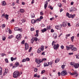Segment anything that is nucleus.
I'll return each mask as SVG.
<instances>
[{
    "instance_id": "32",
    "label": "nucleus",
    "mask_w": 79,
    "mask_h": 79,
    "mask_svg": "<svg viewBox=\"0 0 79 79\" xmlns=\"http://www.w3.org/2000/svg\"><path fill=\"white\" fill-rule=\"evenodd\" d=\"M53 37H54V39H57V35L56 34H54L53 35Z\"/></svg>"
},
{
    "instance_id": "61",
    "label": "nucleus",
    "mask_w": 79,
    "mask_h": 79,
    "mask_svg": "<svg viewBox=\"0 0 79 79\" xmlns=\"http://www.w3.org/2000/svg\"><path fill=\"white\" fill-rule=\"evenodd\" d=\"M57 74L58 76H60V74H61L60 72H58Z\"/></svg>"
},
{
    "instance_id": "24",
    "label": "nucleus",
    "mask_w": 79,
    "mask_h": 79,
    "mask_svg": "<svg viewBox=\"0 0 79 79\" xmlns=\"http://www.w3.org/2000/svg\"><path fill=\"white\" fill-rule=\"evenodd\" d=\"M60 61V59L59 58H57L55 60V63H57Z\"/></svg>"
},
{
    "instance_id": "46",
    "label": "nucleus",
    "mask_w": 79,
    "mask_h": 79,
    "mask_svg": "<svg viewBox=\"0 0 79 79\" xmlns=\"http://www.w3.org/2000/svg\"><path fill=\"white\" fill-rule=\"evenodd\" d=\"M76 58H79V54H78L76 57Z\"/></svg>"
},
{
    "instance_id": "34",
    "label": "nucleus",
    "mask_w": 79,
    "mask_h": 79,
    "mask_svg": "<svg viewBox=\"0 0 79 79\" xmlns=\"http://www.w3.org/2000/svg\"><path fill=\"white\" fill-rule=\"evenodd\" d=\"M0 74H2V69L0 67Z\"/></svg>"
},
{
    "instance_id": "19",
    "label": "nucleus",
    "mask_w": 79,
    "mask_h": 79,
    "mask_svg": "<svg viewBox=\"0 0 79 79\" xmlns=\"http://www.w3.org/2000/svg\"><path fill=\"white\" fill-rule=\"evenodd\" d=\"M71 51L72 52H75L76 50H77V48H76L73 47L71 49Z\"/></svg>"
},
{
    "instance_id": "18",
    "label": "nucleus",
    "mask_w": 79,
    "mask_h": 79,
    "mask_svg": "<svg viewBox=\"0 0 79 79\" xmlns=\"http://www.w3.org/2000/svg\"><path fill=\"white\" fill-rule=\"evenodd\" d=\"M48 4V2H47V1L45 2L44 6V7L45 9H46V8L47 7Z\"/></svg>"
},
{
    "instance_id": "26",
    "label": "nucleus",
    "mask_w": 79,
    "mask_h": 79,
    "mask_svg": "<svg viewBox=\"0 0 79 79\" xmlns=\"http://www.w3.org/2000/svg\"><path fill=\"white\" fill-rule=\"evenodd\" d=\"M9 16V15H7V14H6L5 15V18H6L7 20H8V17Z\"/></svg>"
},
{
    "instance_id": "12",
    "label": "nucleus",
    "mask_w": 79,
    "mask_h": 79,
    "mask_svg": "<svg viewBox=\"0 0 79 79\" xmlns=\"http://www.w3.org/2000/svg\"><path fill=\"white\" fill-rule=\"evenodd\" d=\"M55 28L56 29H60L61 28V26L60 25H56L55 26Z\"/></svg>"
},
{
    "instance_id": "9",
    "label": "nucleus",
    "mask_w": 79,
    "mask_h": 79,
    "mask_svg": "<svg viewBox=\"0 0 79 79\" xmlns=\"http://www.w3.org/2000/svg\"><path fill=\"white\" fill-rule=\"evenodd\" d=\"M35 62L36 63L40 64V63H42V61L41 59H35Z\"/></svg>"
},
{
    "instance_id": "23",
    "label": "nucleus",
    "mask_w": 79,
    "mask_h": 79,
    "mask_svg": "<svg viewBox=\"0 0 79 79\" xmlns=\"http://www.w3.org/2000/svg\"><path fill=\"white\" fill-rule=\"evenodd\" d=\"M2 5L3 6H5L6 5V2L5 1H2Z\"/></svg>"
},
{
    "instance_id": "47",
    "label": "nucleus",
    "mask_w": 79,
    "mask_h": 79,
    "mask_svg": "<svg viewBox=\"0 0 79 79\" xmlns=\"http://www.w3.org/2000/svg\"><path fill=\"white\" fill-rule=\"evenodd\" d=\"M26 61H29V60H30V59H29V58H27L26 59Z\"/></svg>"
},
{
    "instance_id": "14",
    "label": "nucleus",
    "mask_w": 79,
    "mask_h": 79,
    "mask_svg": "<svg viewBox=\"0 0 79 79\" xmlns=\"http://www.w3.org/2000/svg\"><path fill=\"white\" fill-rule=\"evenodd\" d=\"M62 24L64 27H66L67 26V23L66 22V21H64L62 23Z\"/></svg>"
},
{
    "instance_id": "37",
    "label": "nucleus",
    "mask_w": 79,
    "mask_h": 79,
    "mask_svg": "<svg viewBox=\"0 0 79 79\" xmlns=\"http://www.w3.org/2000/svg\"><path fill=\"white\" fill-rule=\"evenodd\" d=\"M13 37V35H10L8 37V39H12Z\"/></svg>"
},
{
    "instance_id": "20",
    "label": "nucleus",
    "mask_w": 79,
    "mask_h": 79,
    "mask_svg": "<svg viewBox=\"0 0 79 79\" xmlns=\"http://www.w3.org/2000/svg\"><path fill=\"white\" fill-rule=\"evenodd\" d=\"M40 48L41 51H43L44 50V46L43 45H41L40 48Z\"/></svg>"
},
{
    "instance_id": "51",
    "label": "nucleus",
    "mask_w": 79,
    "mask_h": 79,
    "mask_svg": "<svg viewBox=\"0 0 79 79\" xmlns=\"http://www.w3.org/2000/svg\"><path fill=\"white\" fill-rule=\"evenodd\" d=\"M42 55H45V52H43L42 53H41Z\"/></svg>"
},
{
    "instance_id": "39",
    "label": "nucleus",
    "mask_w": 79,
    "mask_h": 79,
    "mask_svg": "<svg viewBox=\"0 0 79 79\" xmlns=\"http://www.w3.org/2000/svg\"><path fill=\"white\" fill-rule=\"evenodd\" d=\"M5 60L6 63H8V59H7V58H6L5 59Z\"/></svg>"
},
{
    "instance_id": "6",
    "label": "nucleus",
    "mask_w": 79,
    "mask_h": 79,
    "mask_svg": "<svg viewBox=\"0 0 79 79\" xmlns=\"http://www.w3.org/2000/svg\"><path fill=\"white\" fill-rule=\"evenodd\" d=\"M67 74L68 73H67V71H66L64 70L61 72L60 74L61 76H63L67 75Z\"/></svg>"
},
{
    "instance_id": "27",
    "label": "nucleus",
    "mask_w": 79,
    "mask_h": 79,
    "mask_svg": "<svg viewBox=\"0 0 79 79\" xmlns=\"http://www.w3.org/2000/svg\"><path fill=\"white\" fill-rule=\"evenodd\" d=\"M53 62L52 61H50L49 62H48V65H51V66H52V64H53Z\"/></svg>"
},
{
    "instance_id": "11",
    "label": "nucleus",
    "mask_w": 79,
    "mask_h": 79,
    "mask_svg": "<svg viewBox=\"0 0 79 79\" xmlns=\"http://www.w3.org/2000/svg\"><path fill=\"white\" fill-rule=\"evenodd\" d=\"M70 74L72 76H73V75H75L76 74V75L75 76L76 77H77V76H78V74L77 73V72H73V73H71Z\"/></svg>"
},
{
    "instance_id": "57",
    "label": "nucleus",
    "mask_w": 79,
    "mask_h": 79,
    "mask_svg": "<svg viewBox=\"0 0 79 79\" xmlns=\"http://www.w3.org/2000/svg\"><path fill=\"white\" fill-rule=\"evenodd\" d=\"M60 48H61V49H63V48H64V46L63 45H62L61 46Z\"/></svg>"
},
{
    "instance_id": "49",
    "label": "nucleus",
    "mask_w": 79,
    "mask_h": 79,
    "mask_svg": "<svg viewBox=\"0 0 79 79\" xmlns=\"http://www.w3.org/2000/svg\"><path fill=\"white\" fill-rule=\"evenodd\" d=\"M71 35V34H68L66 35V37H69Z\"/></svg>"
},
{
    "instance_id": "41",
    "label": "nucleus",
    "mask_w": 79,
    "mask_h": 79,
    "mask_svg": "<svg viewBox=\"0 0 79 79\" xmlns=\"http://www.w3.org/2000/svg\"><path fill=\"white\" fill-rule=\"evenodd\" d=\"M26 61V59H23L22 61V62L23 63H24V62H25Z\"/></svg>"
},
{
    "instance_id": "7",
    "label": "nucleus",
    "mask_w": 79,
    "mask_h": 79,
    "mask_svg": "<svg viewBox=\"0 0 79 79\" xmlns=\"http://www.w3.org/2000/svg\"><path fill=\"white\" fill-rule=\"evenodd\" d=\"M76 10H77V9L74 7H72L69 9V11L71 12H73L74 11H76Z\"/></svg>"
},
{
    "instance_id": "10",
    "label": "nucleus",
    "mask_w": 79,
    "mask_h": 79,
    "mask_svg": "<svg viewBox=\"0 0 79 79\" xmlns=\"http://www.w3.org/2000/svg\"><path fill=\"white\" fill-rule=\"evenodd\" d=\"M15 31H19L21 32L23 31V29L22 28H19L18 27H15Z\"/></svg>"
},
{
    "instance_id": "52",
    "label": "nucleus",
    "mask_w": 79,
    "mask_h": 79,
    "mask_svg": "<svg viewBox=\"0 0 79 79\" xmlns=\"http://www.w3.org/2000/svg\"><path fill=\"white\" fill-rule=\"evenodd\" d=\"M34 28L33 27L31 28V31H34Z\"/></svg>"
},
{
    "instance_id": "38",
    "label": "nucleus",
    "mask_w": 79,
    "mask_h": 79,
    "mask_svg": "<svg viewBox=\"0 0 79 79\" xmlns=\"http://www.w3.org/2000/svg\"><path fill=\"white\" fill-rule=\"evenodd\" d=\"M35 42L37 43V44H39V43H40V40L39 39L38 40H37Z\"/></svg>"
},
{
    "instance_id": "5",
    "label": "nucleus",
    "mask_w": 79,
    "mask_h": 79,
    "mask_svg": "<svg viewBox=\"0 0 79 79\" xmlns=\"http://www.w3.org/2000/svg\"><path fill=\"white\" fill-rule=\"evenodd\" d=\"M40 19H37L36 20L32 19L31 21V22L32 24H34L35 23H36L37 21H40Z\"/></svg>"
},
{
    "instance_id": "22",
    "label": "nucleus",
    "mask_w": 79,
    "mask_h": 79,
    "mask_svg": "<svg viewBox=\"0 0 79 79\" xmlns=\"http://www.w3.org/2000/svg\"><path fill=\"white\" fill-rule=\"evenodd\" d=\"M10 59L11 61H13L14 60H16L17 59V58L16 57H15V58L11 57Z\"/></svg>"
},
{
    "instance_id": "13",
    "label": "nucleus",
    "mask_w": 79,
    "mask_h": 79,
    "mask_svg": "<svg viewBox=\"0 0 79 79\" xmlns=\"http://www.w3.org/2000/svg\"><path fill=\"white\" fill-rule=\"evenodd\" d=\"M16 39H17L18 40H21V36L20 35H18L16 36Z\"/></svg>"
},
{
    "instance_id": "28",
    "label": "nucleus",
    "mask_w": 79,
    "mask_h": 79,
    "mask_svg": "<svg viewBox=\"0 0 79 79\" xmlns=\"http://www.w3.org/2000/svg\"><path fill=\"white\" fill-rule=\"evenodd\" d=\"M42 32H46L47 31V29L44 28L43 30H41Z\"/></svg>"
},
{
    "instance_id": "48",
    "label": "nucleus",
    "mask_w": 79,
    "mask_h": 79,
    "mask_svg": "<svg viewBox=\"0 0 79 79\" xmlns=\"http://www.w3.org/2000/svg\"><path fill=\"white\" fill-rule=\"evenodd\" d=\"M45 72V70H43L41 72V74H44Z\"/></svg>"
},
{
    "instance_id": "2",
    "label": "nucleus",
    "mask_w": 79,
    "mask_h": 79,
    "mask_svg": "<svg viewBox=\"0 0 79 79\" xmlns=\"http://www.w3.org/2000/svg\"><path fill=\"white\" fill-rule=\"evenodd\" d=\"M19 75V72L18 71H15L13 74V76L15 78L17 77Z\"/></svg>"
},
{
    "instance_id": "44",
    "label": "nucleus",
    "mask_w": 79,
    "mask_h": 79,
    "mask_svg": "<svg viewBox=\"0 0 79 79\" xmlns=\"http://www.w3.org/2000/svg\"><path fill=\"white\" fill-rule=\"evenodd\" d=\"M65 66L66 65H65L64 64L62 65L61 66V68H62V69H64V67H65Z\"/></svg>"
},
{
    "instance_id": "55",
    "label": "nucleus",
    "mask_w": 79,
    "mask_h": 79,
    "mask_svg": "<svg viewBox=\"0 0 79 79\" xmlns=\"http://www.w3.org/2000/svg\"><path fill=\"white\" fill-rule=\"evenodd\" d=\"M35 37H38L39 36V35L37 33H36V34L35 35Z\"/></svg>"
},
{
    "instance_id": "53",
    "label": "nucleus",
    "mask_w": 79,
    "mask_h": 79,
    "mask_svg": "<svg viewBox=\"0 0 79 79\" xmlns=\"http://www.w3.org/2000/svg\"><path fill=\"white\" fill-rule=\"evenodd\" d=\"M40 19V20L39 21H40L41 19H43V17H42V16H41L40 17V19Z\"/></svg>"
},
{
    "instance_id": "17",
    "label": "nucleus",
    "mask_w": 79,
    "mask_h": 79,
    "mask_svg": "<svg viewBox=\"0 0 79 79\" xmlns=\"http://www.w3.org/2000/svg\"><path fill=\"white\" fill-rule=\"evenodd\" d=\"M8 72V69H5V72L3 73V76H5V75L7 74Z\"/></svg>"
},
{
    "instance_id": "29",
    "label": "nucleus",
    "mask_w": 79,
    "mask_h": 79,
    "mask_svg": "<svg viewBox=\"0 0 79 79\" xmlns=\"http://www.w3.org/2000/svg\"><path fill=\"white\" fill-rule=\"evenodd\" d=\"M51 27H50V26H47L46 27V29L48 31H49V30H50V29H51Z\"/></svg>"
},
{
    "instance_id": "35",
    "label": "nucleus",
    "mask_w": 79,
    "mask_h": 79,
    "mask_svg": "<svg viewBox=\"0 0 79 79\" xmlns=\"http://www.w3.org/2000/svg\"><path fill=\"white\" fill-rule=\"evenodd\" d=\"M31 16L32 18H34L35 17V15L34 13H32L31 14Z\"/></svg>"
},
{
    "instance_id": "42",
    "label": "nucleus",
    "mask_w": 79,
    "mask_h": 79,
    "mask_svg": "<svg viewBox=\"0 0 79 79\" xmlns=\"http://www.w3.org/2000/svg\"><path fill=\"white\" fill-rule=\"evenodd\" d=\"M41 62H42L43 61H45V60H46V58H44L43 59H41Z\"/></svg>"
},
{
    "instance_id": "62",
    "label": "nucleus",
    "mask_w": 79,
    "mask_h": 79,
    "mask_svg": "<svg viewBox=\"0 0 79 79\" xmlns=\"http://www.w3.org/2000/svg\"><path fill=\"white\" fill-rule=\"evenodd\" d=\"M25 21L26 20L24 19H23V20H22V21L23 23H24L25 22Z\"/></svg>"
},
{
    "instance_id": "58",
    "label": "nucleus",
    "mask_w": 79,
    "mask_h": 79,
    "mask_svg": "<svg viewBox=\"0 0 79 79\" xmlns=\"http://www.w3.org/2000/svg\"><path fill=\"white\" fill-rule=\"evenodd\" d=\"M1 56H5V54L2 53V54H1Z\"/></svg>"
},
{
    "instance_id": "31",
    "label": "nucleus",
    "mask_w": 79,
    "mask_h": 79,
    "mask_svg": "<svg viewBox=\"0 0 79 79\" xmlns=\"http://www.w3.org/2000/svg\"><path fill=\"white\" fill-rule=\"evenodd\" d=\"M41 51H42L41 50L40 48H39L38 49L37 52V53H40V52H41Z\"/></svg>"
},
{
    "instance_id": "15",
    "label": "nucleus",
    "mask_w": 79,
    "mask_h": 79,
    "mask_svg": "<svg viewBox=\"0 0 79 79\" xmlns=\"http://www.w3.org/2000/svg\"><path fill=\"white\" fill-rule=\"evenodd\" d=\"M25 49L27 50L29 48V45H28V44H27V43H25Z\"/></svg>"
},
{
    "instance_id": "3",
    "label": "nucleus",
    "mask_w": 79,
    "mask_h": 79,
    "mask_svg": "<svg viewBox=\"0 0 79 79\" xmlns=\"http://www.w3.org/2000/svg\"><path fill=\"white\" fill-rule=\"evenodd\" d=\"M66 16H67L68 18H74V16H75V14H73V15L72 14H69L68 12H67L66 13Z\"/></svg>"
},
{
    "instance_id": "21",
    "label": "nucleus",
    "mask_w": 79,
    "mask_h": 79,
    "mask_svg": "<svg viewBox=\"0 0 79 79\" xmlns=\"http://www.w3.org/2000/svg\"><path fill=\"white\" fill-rule=\"evenodd\" d=\"M19 11L20 13H24V9H21L19 10Z\"/></svg>"
},
{
    "instance_id": "4",
    "label": "nucleus",
    "mask_w": 79,
    "mask_h": 79,
    "mask_svg": "<svg viewBox=\"0 0 79 79\" xmlns=\"http://www.w3.org/2000/svg\"><path fill=\"white\" fill-rule=\"evenodd\" d=\"M66 47L67 50H69L70 49H71L73 47H74V45H69V46H66Z\"/></svg>"
},
{
    "instance_id": "40",
    "label": "nucleus",
    "mask_w": 79,
    "mask_h": 79,
    "mask_svg": "<svg viewBox=\"0 0 79 79\" xmlns=\"http://www.w3.org/2000/svg\"><path fill=\"white\" fill-rule=\"evenodd\" d=\"M58 6L59 7H61V4L60 3H58Z\"/></svg>"
},
{
    "instance_id": "25",
    "label": "nucleus",
    "mask_w": 79,
    "mask_h": 79,
    "mask_svg": "<svg viewBox=\"0 0 79 79\" xmlns=\"http://www.w3.org/2000/svg\"><path fill=\"white\" fill-rule=\"evenodd\" d=\"M15 64L17 66V67H18V66L19 65V64L18 62H16L15 63Z\"/></svg>"
},
{
    "instance_id": "54",
    "label": "nucleus",
    "mask_w": 79,
    "mask_h": 79,
    "mask_svg": "<svg viewBox=\"0 0 79 79\" xmlns=\"http://www.w3.org/2000/svg\"><path fill=\"white\" fill-rule=\"evenodd\" d=\"M50 10H53V8L52 7V6H50L49 7Z\"/></svg>"
},
{
    "instance_id": "64",
    "label": "nucleus",
    "mask_w": 79,
    "mask_h": 79,
    "mask_svg": "<svg viewBox=\"0 0 79 79\" xmlns=\"http://www.w3.org/2000/svg\"><path fill=\"white\" fill-rule=\"evenodd\" d=\"M34 3V0H32V1H31L32 4H33Z\"/></svg>"
},
{
    "instance_id": "36",
    "label": "nucleus",
    "mask_w": 79,
    "mask_h": 79,
    "mask_svg": "<svg viewBox=\"0 0 79 79\" xmlns=\"http://www.w3.org/2000/svg\"><path fill=\"white\" fill-rule=\"evenodd\" d=\"M71 40L72 42H73V40H74V36H73L71 37Z\"/></svg>"
},
{
    "instance_id": "1",
    "label": "nucleus",
    "mask_w": 79,
    "mask_h": 79,
    "mask_svg": "<svg viewBox=\"0 0 79 79\" xmlns=\"http://www.w3.org/2000/svg\"><path fill=\"white\" fill-rule=\"evenodd\" d=\"M55 44V41H53L52 44V46L53 47V48H54V49L55 50H57L58 48H59V44Z\"/></svg>"
},
{
    "instance_id": "43",
    "label": "nucleus",
    "mask_w": 79,
    "mask_h": 79,
    "mask_svg": "<svg viewBox=\"0 0 79 79\" xmlns=\"http://www.w3.org/2000/svg\"><path fill=\"white\" fill-rule=\"evenodd\" d=\"M74 63L73 62H71L70 63V65L71 66H73V65H74Z\"/></svg>"
},
{
    "instance_id": "33",
    "label": "nucleus",
    "mask_w": 79,
    "mask_h": 79,
    "mask_svg": "<svg viewBox=\"0 0 79 79\" xmlns=\"http://www.w3.org/2000/svg\"><path fill=\"white\" fill-rule=\"evenodd\" d=\"M6 39V37L4 36H2V40L3 41L5 40Z\"/></svg>"
},
{
    "instance_id": "50",
    "label": "nucleus",
    "mask_w": 79,
    "mask_h": 79,
    "mask_svg": "<svg viewBox=\"0 0 79 79\" xmlns=\"http://www.w3.org/2000/svg\"><path fill=\"white\" fill-rule=\"evenodd\" d=\"M34 71L35 72H37V69L36 68H35Z\"/></svg>"
},
{
    "instance_id": "30",
    "label": "nucleus",
    "mask_w": 79,
    "mask_h": 79,
    "mask_svg": "<svg viewBox=\"0 0 79 79\" xmlns=\"http://www.w3.org/2000/svg\"><path fill=\"white\" fill-rule=\"evenodd\" d=\"M48 66V64H47V63H45L44 64V67H45L46 66Z\"/></svg>"
},
{
    "instance_id": "56",
    "label": "nucleus",
    "mask_w": 79,
    "mask_h": 79,
    "mask_svg": "<svg viewBox=\"0 0 79 79\" xmlns=\"http://www.w3.org/2000/svg\"><path fill=\"white\" fill-rule=\"evenodd\" d=\"M51 32H54V30H53V29H51Z\"/></svg>"
},
{
    "instance_id": "16",
    "label": "nucleus",
    "mask_w": 79,
    "mask_h": 79,
    "mask_svg": "<svg viewBox=\"0 0 79 79\" xmlns=\"http://www.w3.org/2000/svg\"><path fill=\"white\" fill-rule=\"evenodd\" d=\"M73 66L75 68H78L79 66V64H75Z\"/></svg>"
},
{
    "instance_id": "8",
    "label": "nucleus",
    "mask_w": 79,
    "mask_h": 79,
    "mask_svg": "<svg viewBox=\"0 0 79 79\" xmlns=\"http://www.w3.org/2000/svg\"><path fill=\"white\" fill-rule=\"evenodd\" d=\"M34 39H32L31 40V41L32 44L33 43V42H34V41H35L36 42L38 40V38L36 37H34Z\"/></svg>"
},
{
    "instance_id": "63",
    "label": "nucleus",
    "mask_w": 79,
    "mask_h": 79,
    "mask_svg": "<svg viewBox=\"0 0 79 79\" xmlns=\"http://www.w3.org/2000/svg\"><path fill=\"white\" fill-rule=\"evenodd\" d=\"M36 34H39V30H36Z\"/></svg>"
},
{
    "instance_id": "60",
    "label": "nucleus",
    "mask_w": 79,
    "mask_h": 79,
    "mask_svg": "<svg viewBox=\"0 0 79 79\" xmlns=\"http://www.w3.org/2000/svg\"><path fill=\"white\" fill-rule=\"evenodd\" d=\"M21 44H24V40H23L22 42H21Z\"/></svg>"
},
{
    "instance_id": "59",
    "label": "nucleus",
    "mask_w": 79,
    "mask_h": 79,
    "mask_svg": "<svg viewBox=\"0 0 79 79\" xmlns=\"http://www.w3.org/2000/svg\"><path fill=\"white\" fill-rule=\"evenodd\" d=\"M40 15H44V13L42 12L41 11L40 12Z\"/></svg>"
},
{
    "instance_id": "45",
    "label": "nucleus",
    "mask_w": 79,
    "mask_h": 79,
    "mask_svg": "<svg viewBox=\"0 0 79 79\" xmlns=\"http://www.w3.org/2000/svg\"><path fill=\"white\" fill-rule=\"evenodd\" d=\"M15 22V20L12 19V20H11L10 22L11 23H13Z\"/></svg>"
}]
</instances>
